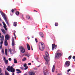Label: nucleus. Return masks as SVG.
Listing matches in <instances>:
<instances>
[{"label":"nucleus","mask_w":75,"mask_h":75,"mask_svg":"<svg viewBox=\"0 0 75 75\" xmlns=\"http://www.w3.org/2000/svg\"><path fill=\"white\" fill-rule=\"evenodd\" d=\"M45 55L46 57L45 56H44V58L45 59V61H46V64L47 65H49L50 63L48 62L50 61V58H49V54L47 52H46Z\"/></svg>","instance_id":"nucleus-1"},{"label":"nucleus","mask_w":75,"mask_h":75,"mask_svg":"<svg viewBox=\"0 0 75 75\" xmlns=\"http://www.w3.org/2000/svg\"><path fill=\"white\" fill-rule=\"evenodd\" d=\"M0 13L2 15L3 17L4 18L7 25H8V26H10V25H9V24H8V21H7L6 15H5V14H4V13H3V12H1V11H0Z\"/></svg>","instance_id":"nucleus-2"},{"label":"nucleus","mask_w":75,"mask_h":75,"mask_svg":"<svg viewBox=\"0 0 75 75\" xmlns=\"http://www.w3.org/2000/svg\"><path fill=\"white\" fill-rule=\"evenodd\" d=\"M7 70L9 71V72H11L14 73L15 72V69L13 67V66H8V68H6Z\"/></svg>","instance_id":"nucleus-3"},{"label":"nucleus","mask_w":75,"mask_h":75,"mask_svg":"<svg viewBox=\"0 0 75 75\" xmlns=\"http://www.w3.org/2000/svg\"><path fill=\"white\" fill-rule=\"evenodd\" d=\"M39 48L41 51H43L44 49V44L43 43L40 42L39 43Z\"/></svg>","instance_id":"nucleus-4"},{"label":"nucleus","mask_w":75,"mask_h":75,"mask_svg":"<svg viewBox=\"0 0 75 75\" xmlns=\"http://www.w3.org/2000/svg\"><path fill=\"white\" fill-rule=\"evenodd\" d=\"M9 38H10V35H8V34H7L5 35V40L4 42V45L5 46H7L8 45V44H7V40H8Z\"/></svg>","instance_id":"nucleus-5"},{"label":"nucleus","mask_w":75,"mask_h":75,"mask_svg":"<svg viewBox=\"0 0 75 75\" xmlns=\"http://www.w3.org/2000/svg\"><path fill=\"white\" fill-rule=\"evenodd\" d=\"M43 71L44 75H48L50 74V72L49 71H48L47 69H43Z\"/></svg>","instance_id":"nucleus-6"},{"label":"nucleus","mask_w":75,"mask_h":75,"mask_svg":"<svg viewBox=\"0 0 75 75\" xmlns=\"http://www.w3.org/2000/svg\"><path fill=\"white\" fill-rule=\"evenodd\" d=\"M61 54L59 53H57L55 55V58H58L61 57Z\"/></svg>","instance_id":"nucleus-7"},{"label":"nucleus","mask_w":75,"mask_h":75,"mask_svg":"<svg viewBox=\"0 0 75 75\" xmlns=\"http://www.w3.org/2000/svg\"><path fill=\"white\" fill-rule=\"evenodd\" d=\"M19 50H21V52L24 53L25 52V49H24V48H23L22 46L19 47Z\"/></svg>","instance_id":"nucleus-8"},{"label":"nucleus","mask_w":75,"mask_h":75,"mask_svg":"<svg viewBox=\"0 0 75 75\" xmlns=\"http://www.w3.org/2000/svg\"><path fill=\"white\" fill-rule=\"evenodd\" d=\"M52 50L53 51L54 49H56L57 48V45H55L54 44H52Z\"/></svg>","instance_id":"nucleus-9"},{"label":"nucleus","mask_w":75,"mask_h":75,"mask_svg":"<svg viewBox=\"0 0 75 75\" xmlns=\"http://www.w3.org/2000/svg\"><path fill=\"white\" fill-rule=\"evenodd\" d=\"M66 66L67 67H69L70 65V62L69 61H67L65 63Z\"/></svg>","instance_id":"nucleus-10"},{"label":"nucleus","mask_w":75,"mask_h":75,"mask_svg":"<svg viewBox=\"0 0 75 75\" xmlns=\"http://www.w3.org/2000/svg\"><path fill=\"white\" fill-rule=\"evenodd\" d=\"M4 40V36H2L1 39V45L3 44V42Z\"/></svg>","instance_id":"nucleus-11"},{"label":"nucleus","mask_w":75,"mask_h":75,"mask_svg":"<svg viewBox=\"0 0 75 75\" xmlns=\"http://www.w3.org/2000/svg\"><path fill=\"white\" fill-rule=\"evenodd\" d=\"M29 75H35V72L33 71H30L29 72Z\"/></svg>","instance_id":"nucleus-12"},{"label":"nucleus","mask_w":75,"mask_h":75,"mask_svg":"<svg viewBox=\"0 0 75 75\" xmlns=\"http://www.w3.org/2000/svg\"><path fill=\"white\" fill-rule=\"evenodd\" d=\"M2 23L4 25V28L5 29V30L7 31V28H6V27H7V26L6 25V24H5V23H4V22H3Z\"/></svg>","instance_id":"nucleus-13"},{"label":"nucleus","mask_w":75,"mask_h":75,"mask_svg":"<svg viewBox=\"0 0 75 75\" xmlns=\"http://www.w3.org/2000/svg\"><path fill=\"white\" fill-rule=\"evenodd\" d=\"M4 61L6 64H8V60H6L5 57H4Z\"/></svg>","instance_id":"nucleus-14"},{"label":"nucleus","mask_w":75,"mask_h":75,"mask_svg":"<svg viewBox=\"0 0 75 75\" xmlns=\"http://www.w3.org/2000/svg\"><path fill=\"white\" fill-rule=\"evenodd\" d=\"M12 46H14V38H12Z\"/></svg>","instance_id":"nucleus-15"},{"label":"nucleus","mask_w":75,"mask_h":75,"mask_svg":"<svg viewBox=\"0 0 75 75\" xmlns=\"http://www.w3.org/2000/svg\"><path fill=\"white\" fill-rule=\"evenodd\" d=\"M27 46L28 50H30V45H29V44H27Z\"/></svg>","instance_id":"nucleus-16"},{"label":"nucleus","mask_w":75,"mask_h":75,"mask_svg":"<svg viewBox=\"0 0 75 75\" xmlns=\"http://www.w3.org/2000/svg\"><path fill=\"white\" fill-rule=\"evenodd\" d=\"M54 71H55V65H54L52 68V72H54Z\"/></svg>","instance_id":"nucleus-17"},{"label":"nucleus","mask_w":75,"mask_h":75,"mask_svg":"<svg viewBox=\"0 0 75 75\" xmlns=\"http://www.w3.org/2000/svg\"><path fill=\"white\" fill-rule=\"evenodd\" d=\"M9 51L11 54H14V52H13L12 50L11 49H9Z\"/></svg>","instance_id":"nucleus-18"},{"label":"nucleus","mask_w":75,"mask_h":75,"mask_svg":"<svg viewBox=\"0 0 75 75\" xmlns=\"http://www.w3.org/2000/svg\"><path fill=\"white\" fill-rule=\"evenodd\" d=\"M40 35L42 38H43V37H44V34H43V33L42 32L40 33Z\"/></svg>","instance_id":"nucleus-19"},{"label":"nucleus","mask_w":75,"mask_h":75,"mask_svg":"<svg viewBox=\"0 0 75 75\" xmlns=\"http://www.w3.org/2000/svg\"><path fill=\"white\" fill-rule=\"evenodd\" d=\"M23 55H25V56L27 57L28 58V57H29L30 56V54H29V53L25 54H24Z\"/></svg>","instance_id":"nucleus-20"},{"label":"nucleus","mask_w":75,"mask_h":75,"mask_svg":"<svg viewBox=\"0 0 75 75\" xmlns=\"http://www.w3.org/2000/svg\"><path fill=\"white\" fill-rule=\"evenodd\" d=\"M14 64H17V61L16 59H14Z\"/></svg>","instance_id":"nucleus-21"},{"label":"nucleus","mask_w":75,"mask_h":75,"mask_svg":"<svg viewBox=\"0 0 75 75\" xmlns=\"http://www.w3.org/2000/svg\"><path fill=\"white\" fill-rule=\"evenodd\" d=\"M1 30L2 32V33H4V34H6V32L3 29H1Z\"/></svg>","instance_id":"nucleus-22"},{"label":"nucleus","mask_w":75,"mask_h":75,"mask_svg":"<svg viewBox=\"0 0 75 75\" xmlns=\"http://www.w3.org/2000/svg\"><path fill=\"white\" fill-rule=\"evenodd\" d=\"M13 25L15 27H16L17 26V22H14L13 23Z\"/></svg>","instance_id":"nucleus-23"},{"label":"nucleus","mask_w":75,"mask_h":75,"mask_svg":"<svg viewBox=\"0 0 75 75\" xmlns=\"http://www.w3.org/2000/svg\"><path fill=\"white\" fill-rule=\"evenodd\" d=\"M5 52L6 55H7V49H5Z\"/></svg>","instance_id":"nucleus-24"},{"label":"nucleus","mask_w":75,"mask_h":75,"mask_svg":"<svg viewBox=\"0 0 75 75\" xmlns=\"http://www.w3.org/2000/svg\"><path fill=\"white\" fill-rule=\"evenodd\" d=\"M26 60H27L26 58L24 57L23 58V59H22V61H26Z\"/></svg>","instance_id":"nucleus-25"},{"label":"nucleus","mask_w":75,"mask_h":75,"mask_svg":"<svg viewBox=\"0 0 75 75\" xmlns=\"http://www.w3.org/2000/svg\"><path fill=\"white\" fill-rule=\"evenodd\" d=\"M1 53L2 54H4V50L2 49V50Z\"/></svg>","instance_id":"nucleus-26"},{"label":"nucleus","mask_w":75,"mask_h":75,"mask_svg":"<svg viewBox=\"0 0 75 75\" xmlns=\"http://www.w3.org/2000/svg\"><path fill=\"white\" fill-rule=\"evenodd\" d=\"M31 17L28 16H26V18H28V19H30Z\"/></svg>","instance_id":"nucleus-27"},{"label":"nucleus","mask_w":75,"mask_h":75,"mask_svg":"<svg viewBox=\"0 0 75 75\" xmlns=\"http://www.w3.org/2000/svg\"><path fill=\"white\" fill-rule=\"evenodd\" d=\"M5 74L6 75H9V74L6 71H5Z\"/></svg>","instance_id":"nucleus-28"},{"label":"nucleus","mask_w":75,"mask_h":75,"mask_svg":"<svg viewBox=\"0 0 75 75\" xmlns=\"http://www.w3.org/2000/svg\"><path fill=\"white\" fill-rule=\"evenodd\" d=\"M16 15H17V16H18L19 14V12L17 11L16 13Z\"/></svg>","instance_id":"nucleus-29"},{"label":"nucleus","mask_w":75,"mask_h":75,"mask_svg":"<svg viewBox=\"0 0 75 75\" xmlns=\"http://www.w3.org/2000/svg\"><path fill=\"white\" fill-rule=\"evenodd\" d=\"M55 26H58V23H55Z\"/></svg>","instance_id":"nucleus-30"},{"label":"nucleus","mask_w":75,"mask_h":75,"mask_svg":"<svg viewBox=\"0 0 75 75\" xmlns=\"http://www.w3.org/2000/svg\"><path fill=\"white\" fill-rule=\"evenodd\" d=\"M26 66H27V64H24L23 65V67H26Z\"/></svg>","instance_id":"nucleus-31"},{"label":"nucleus","mask_w":75,"mask_h":75,"mask_svg":"<svg viewBox=\"0 0 75 75\" xmlns=\"http://www.w3.org/2000/svg\"><path fill=\"white\" fill-rule=\"evenodd\" d=\"M28 69V67H26L24 69L25 70H26V69Z\"/></svg>","instance_id":"nucleus-32"},{"label":"nucleus","mask_w":75,"mask_h":75,"mask_svg":"<svg viewBox=\"0 0 75 75\" xmlns=\"http://www.w3.org/2000/svg\"><path fill=\"white\" fill-rule=\"evenodd\" d=\"M71 56H70L69 57V59H71Z\"/></svg>","instance_id":"nucleus-33"},{"label":"nucleus","mask_w":75,"mask_h":75,"mask_svg":"<svg viewBox=\"0 0 75 75\" xmlns=\"http://www.w3.org/2000/svg\"><path fill=\"white\" fill-rule=\"evenodd\" d=\"M21 71L20 69H16V71Z\"/></svg>","instance_id":"nucleus-34"},{"label":"nucleus","mask_w":75,"mask_h":75,"mask_svg":"<svg viewBox=\"0 0 75 75\" xmlns=\"http://www.w3.org/2000/svg\"><path fill=\"white\" fill-rule=\"evenodd\" d=\"M16 73H18V74L19 73H21V71H17L16 72Z\"/></svg>","instance_id":"nucleus-35"},{"label":"nucleus","mask_w":75,"mask_h":75,"mask_svg":"<svg viewBox=\"0 0 75 75\" xmlns=\"http://www.w3.org/2000/svg\"><path fill=\"white\" fill-rule=\"evenodd\" d=\"M8 60L10 61H11V58H9Z\"/></svg>","instance_id":"nucleus-36"},{"label":"nucleus","mask_w":75,"mask_h":75,"mask_svg":"<svg viewBox=\"0 0 75 75\" xmlns=\"http://www.w3.org/2000/svg\"><path fill=\"white\" fill-rule=\"evenodd\" d=\"M69 71H71V69H68L67 70V72H69Z\"/></svg>","instance_id":"nucleus-37"},{"label":"nucleus","mask_w":75,"mask_h":75,"mask_svg":"<svg viewBox=\"0 0 75 75\" xmlns=\"http://www.w3.org/2000/svg\"><path fill=\"white\" fill-rule=\"evenodd\" d=\"M28 65H31V63H28Z\"/></svg>","instance_id":"nucleus-38"},{"label":"nucleus","mask_w":75,"mask_h":75,"mask_svg":"<svg viewBox=\"0 0 75 75\" xmlns=\"http://www.w3.org/2000/svg\"><path fill=\"white\" fill-rule=\"evenodd\" d=\"M35 40L36 42H38V41L37 40V39L36 38L35 39Z\"/></svg>","instance_id":"nucleus-39"},{"label":"nucleus","mask_w":75,"mask_h":75,"mask_svg":"<svg viewBox=\"0 0 75 75\" xmlns=\"http://www.w3.org/2000/svg\"><path fill=\"white\" fill-rule=\"evenodd\" d=\"M33 69L34 70H37V68H33Z\"/></svg>","instance_id":"nucleus-40"},{"label":"nucleus","mask_w":75,"mask_h":75,"mask_svg":"<svg viewBox=\"0 0 75 75\" xmlns=\"http://www.w3.org/2000/svg\"><path fill=\"white\" fill-rule=\"evenodd\" d=\"M0 48V49H1V48H2V45H1Z\"/></svg>","instance_id":"nucleus-41"},{"label":"nucleus","mask_w":75,"mask_h":75,"mask_svg":"<svg viewBox=\"0 0 75 75\" xmlns=\"http://www.w3.org/2000/svg\"><path fill=\"white\" fill-rule=\"evenodd\" d=\"M75 59V56H73V59Z\"/></svg>","instance_id":"nucleus-42"},{"label":"nucleus","mask_w":75,"mask_h":75,"mask_svg":"<svg viewBox=\"0 0 75 75\" xmlns=\"http://www.w3.org/2000/svg\"><path fill=\"white\" fill-rule=\"evenodd\" d=\"M11 12H12V13H13V12H14V10L12 9L11 10Z\"/></svg>","instance_id":"nucleus-43"},{"label":"nucleus","mask_w":75,"mask_h":75,"mask_svg":"<svg viewBox=\"0 0 75 75\" xmlns=\"http://www.w3.org/2000/svg\"><path fill=\"white\" fill-rule=\"evenodd\" d=\"M1 33H0V38H1Z\"/></svg>","instance_id":"nucleus-44"},{"label":"nucleus","mask_w":75,"mask_h":75,"mask_svg":"<svg viewBox=\"0 0 75 75\" xmlns=\"http://www.w3.org/2000/svg\"><path fill=\"white\" fill-rule=\"evenodd\" d=\"M31 48L32 49V51H33V46H31Z\"/></svg>","instance_id":"nucleus-45"},{"label":"nucleus","mask_w":75,"mask_h":75,"mask_svg":"<svg viewBox=\"0 0 75 75\" xmlns=\"http://www.w3.org/2000/svg\"><path fill=\"white\" fill-rule=\"evenodd\" d=\"M57 75H62V74H57Z\"/></svg>","instance_id":"nucleus-46"},{"label":"nucleus","mask_w":75,"mask_h":75,"mask_svg":"<svg viewBox=\"0 0 75 75\" xmlns=\"http://www.w3.org/2000/svg\"><path fill=\"white\" fill-rule=\"evenodd\" d=\"M0 26L1 27H2V25H1V23H0Z\"/></svg>","instance_id":"nucleus-47"},{"label":"nucleus","mask_w":75,"mask_h":75,"mask_svg":"<svg viewBox=\"0 0 75 75\" xmlns=\"http://www.w3.org/2000/svg\"><path fill=\"white\" fill-rule=\"evenodd\" d=\"M14 36H15V37H16V35H15V33H14Z\"/></svg>","instance_id":"nucleus-48"},{"label":"nucleus","mask_w":75,"mask_h":75,"mask_svg":"<svg viewBox=\"0 0 75 75\" xmlns=\"http://www.w3.org/2000/svg\"><path fill=\"white\" fill-rule=\"evenodd\" d=\"M16 37L15 36V39L16 40Z\"/></svg>","instance_id":"nucleus-49"},{"label":"nucleus","mask_w":75,"mask_h":75,"mask_svg":"<svg viewBox=\"0 0 75 75\" xmlns=\"http://www.w3.org/2000/svg\"><path fill=\"white\" fill-rule=\"evenodd\" d=\"M12 75H14V73H13L12 74Z\"/></svg>","instance_id":"nucleus-50"},{"label":"nucleus","mask_w":75,"mask_h":75,"mask_svg":"<svg viewBox=\"0 0 75 75\" xmlns=\"http://www.w3.org/2000/svg\"><path fill=\"white\" fill-rule=\"evenodd\" d=\"M24 75H27V74H24Z\"/></svg>","instance_id":"nucleus-51"},{"label":"nucleus","mask_w":75,"mask_h":75,"mask_svg":"<svg viewBox=\"0 0 75 75\" xmlns=\"http://www.w3.org/2000/svg\"><path fill=\"white\" fill-rule=\"evenodd\" d=\"M0 20L1 21V18H0Z\"/></svg>","instance_id":"nucleus-52"},{"label":"nucleus","mask_w":75,"mask_h":75,"mask_svg":"<svg viewBox=\"0 0 75 75\" xmlns=\"http://www.w3.org/2000/svg\"><path fill=\"white\" fill-rule=\"evenodd\" d=\"M28 40H30V39L29 38H28Z\"/></svg>","instance_id":"nucleus-53"},{"label":"nucleus","mask_w":75,"mask_h":75,"mask_svg":"<svg viewBox=\"0 0 75 75\" xmlns=\"http://www.w3.org/2000/svg\"><path fill=\"white\" fill-rule=\"evenodd\" d=\"M46 28H47V26H46Z\"/></svg>","instance_id":"nucleus-54"},{"label":"nucleus","mask_w":75,"mask_h":75,"mask_svg":"<svg viewBox=\"0 0 75 75\" xmlns=\"http://www.w3.org/2000/svg\"><path fill=\"white\" fill-rule=\"evenodd\" d=\"M28 37H27V38H28Z\"/></svg>","instance_id":"nucleus-55"},{"label":"nucleus","mask_w":75,"mask_h":75,"mask_svg":"<svg viewBox=\"0 0 75 75\" xmlns=\"http://www.w3.org/2000/svg\"><path fill=\"white\" fill-rule=\"evenodd\" d=\"M32 62H34L33 61H32Z\"/></svg>","instance_id":"nucleus-56"},{"label":"nucleus","mask_w":75,"mask_h":75,"mask_svg":"<svg viewBox=\"0 0 75 75\" xmlns=\"http://www.w3.org/2000/svg\"><path fill=\"white\" fill-rule=\"evenodd\" d=\"M23 69V68H21V69Z\"/></svg>","instance_id":"nucleus-57"},{"label":"nucleus","mask_w":75,"mask_h":75,"mask_svg":"<svg viewBox=\"0 0 75 75\" xmlns=\"http://www.w3.org/2000/svg\"><path fill=\"white\" fill-rule=\"evenodd\" d=\"M74 61L75 62V59H74Z\"/></svg>","instance_id":"nucleus-58"},{"label":"nucleus","mask_w":75,"mask_h":75,"mask_svg":"<svg viewBox=\"0 0 75 75\" xmlns=\"http://www.w3.org/2000/svg\"><path fill=\"white\" fill-rule=\"evenodd\" d=\"M14 33H16V31H15V32H14Z\"/></svg>","instance_id":"nucleus-59"},{"label":"nucleus","mask_w":75,"mask_h":75,"mask_svg":"<svg viewBox=\"0 0 75 75\" xmlns=\"http://www.w3.org/2000/svg\"><path fill=\"white\" fill-rule=\"evenodd\" d=\"M32 38H33V37H32Z\"/></svg>","instance_id":"nucleus-60"},{"label":"nucleus","mask_w":75,"mask_h":75,"mask_svg":"<svg viewBox=\"0 0 75 75\" xmlns=\"http://www.w3.org/2000/svg\"><path fill=\"white\" fill-rule=\"evenodd\" d=\"M67 74H68V73H67Z\"/></svg>","instance_id":"nucleus-61"},{"label":"nucleus","mask_w":75,"mask_h":75,"mask_svg":"<svg viewBox=\"0 0 75 75\" xmlns=\"http://www.w3.org/2000/svg\"><path fill=\"white\" fill-rule=\"evenodd\" d=\"M14 31H15L14 30Z\"/></svg>","instance_id":"nucleus-62"}]
</instances>
